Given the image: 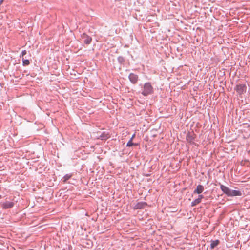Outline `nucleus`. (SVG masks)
<instances>
[{
  "instance_id": "1a4fd4ad",
  "label": "nucleus",
  "mask_w": 250,
  "mask_h": 250,
  "mask_svg": "<svg viewBox=\"0 0 250 250\" xmlns=\"http://www.w3.org/2000/svg\"><path fill=\"white\" fill-rule=\"evenodd\" d=\"M203 198V196L202 195H199L198 198L192 202V206H194L199 204L201 202V200Z\"/></svg>"
},
{
  "instance_id": "0eeeda50",
  "label": "nucleus",
  "mask_w": 250,
  "mask_h": 250,
  "mask_svg": "<svg viewBox=\"0 0 250 250\" xmlns=\"http://www.w3.org/2000/svg\"><path fill=\"white\" fill-rule=\"evenodd\" d=\"M14 206V203L12 202L7 201L3 203L2 205V207L3 208L5 209H7L13 207Z\"/></svg>"
},
{
  "instance_id": "6e6552de",
  "label": "nucleus",
  "mask_w": 250,
  "mask_h": 250,
  "mask_svg": "<svg viewBox=\"0 0 250 250\" xmlns=\"http://www.w3.org/2000/svg\"><path fill=\"white\" fill-rule=\"evenodd\" d=\"M204 189V187L202 185H199L197 186L196 189L194 191V193L200 194L203 191Z\"/></svg>"
},
{
  "instance_id": "2eb2a0df",
  "label": "nucleus",
  "mask_w": 250,
  "mask_h": 250,
  "mask_svg": "<svg viewBox=\"0 0 250 250\" xmlns=\"http://www.w3.org/2000/svg\"><path fill=\"white\" fill-rule=\"evenodd\" d=\"M71 177V175L70 174H66L63 177V181L64 182H66L67 180H68L69 179H70Z\"/></svg>"
},
{
  "instance_id": "f8f14e48",
  "label": "nucleus",
  "mask_w": 250,
  "mask_h": 250,
  "mask_svg": "<svg viewBox=\"0 0 250 250\" xmlns=\"http://www.w3.org/2000/svg\"><path fill=\"white\" fill-rule=\"evenodd\" d=\"M186 139L190 143L192 142L193 140V137L189 133L187 135Z\"/></svg>"
},
{
  "instance_id": "20e7f679",
  "label": "nucleus",
  "mask_w": 250,
  "mask_h": 250,
  "mask_svg": "<svg viewBox=\"0 0 250 250\" xmlns=\"http://www.w3.org/2000/svg\"><path fill=\"white\" fill-rule=\"evenodd\" d=\"M146 203L144 202H140L136 203L134 206V209H142L146 206Z\"/></svg>"
},
{
  "instance_id": "9b49d317",
  "label": "nucleus",
  "mask_w": 250,
  "mask_h": 250,
  "mask_svg": "<svg viewBox=\"0 0 250 250\" xmlns=\"http://www.w3.org/2000/svg\"><path fill=\"white\" fill-rule=\"evenodd\" d=\"M219 243V241L218 240H216L214 241H212L210 244L211 248L213 249L216 246H217Z\"/></svg>"
},
{
  "instance_id": "9d476101",
  "label": "nucleus",
  "mask_w": 250,
  "mask_h": 250,
  "mask_svg": "<svg viewBox=\"0 0 250 250\" xmlns=\"http://www.w3.org/2000/svg\"><path fill=\"white\" fill-rule=\"evenodd\" d=\"M110 137V135L109 134L106 133L105 132L103 133L100 136V138L102 140H106Z\"/></svg>"
},
{
  "instance_id": "dca6fc26",
  "label": "nucleus",
  "mask_w": 250,
  "mask_h": 250,
  "mask_svg": "<svg viewBox=\"0 0 250 250\" xmlns=\"http://www.w3.org/2000/svg\"><path fill=\"white\" fill-rule=\"evenodd\" d=\"M27 52H26V50H23L21 52V55H22V57L23 58L24 55H25V54H26Z\"/></svg>"
},
{
  "instance_id": "423d86ee",
  "label": "nucleus",
  "mask_w": 250,
  "mask_h": 250,
  "mask_svg": "<svg viewBox=\"0 0 250 250\" xmlns=\"http://www.w3.org/2000/svg\"><path fill=\"white\" fill-rule=\"evenodd\" d=\"M82 38L84 39V42L87 44H90L92 41V38L85 33L82 34Z\"/></svg>"
},
{
  "instance_id": "f3484780",
  "label": "nucleus",
  "mask_w": 250,
  "mask_h": 250,
  "mask_svg": "<svg viewBox=\"0 0 250 250\" xmlns=\"http://www.w3.org/2000/svg\"><path fill=\"white\" fill-rule=\"evenodd\" d=\"M135 137V134H134L132 136V137H131V138H130V140H133V139L134 138V137Z\"/></svg>"
},
{
  "instance_id": "4468645a",
  "label": "nucleus",
  "mask_w": 250,
  "mask_h": 250,
  "mask_svg": "<svg viewBox=\"0 0 250 250\" xmlns=\"http://www.w3.org/2000/svg\"><path fill=\"white\" fill-rule=\"evenodd\" d=\"M137 144H134L132 142V140H129V141L127 143L126 146L129 147V146H137Z\"/></svg>"
},
{
  "instance_id": "a211bd4d",
  "label": "nucleus",
  "mask_w": 250,
  "mask_h": 250,
  "mask_svg": "<svg viewBox=\"0 0 250 250\" xmlns=\"http://www.w3.org/2000/svg\"><path fill=\"white\" fill-rule=\"evenodd\" d=\"M3 1V0H1L0 1V4H1Z\"/></svg>"
},
{
  "instance_id": "ddd939ff",
  "label": "nucleus",
  "mask_w": 250,
  "mask_h": 250,
  "mask_svg": "<svg viewBox=\"0 0 250 250\" xmlns=\"http://www.w3.org/2000/svg\"><path fill=\"white\" fill-rule=\"evenodd\" d=\"M22 63L24 66H26L29 64L30 62L28 60H26L22 58Z\"/></svg>"
},
{
  "instance_id": "f03ea898",
  "label": "nucleus",
  "mask_w": 250,
  "mask_h": 250,
  "mask_svg": "<svg viewBox=\"0 0 250 250\" xmlns=\"http://www.w3.org/2000/svg\"><path fill=\"white\" fill-rule=\"evenodd\" d=\"M153 92V87L151 84L149 83H145L144 85L143 90L142 91V94L145 96H146L149 94H152Z\"/></svg>"
},
{
  "instance_id": "7ed1b4c3",
  "label": "nucleus",
  "mask_w": 250,
  "mask_h": 250,
  "mask_svg": "<svg viewBox=\"0 0 250 250\" xmlns=\"http://www.w3.org/2000/svg\"><path fill=\"white\" fill-rule=\"evenodd\" d=\"M235 89L239 94H242L246 91V86L244 84L237 85Z\"/></svg>"
},
{
  "instance_id": "39448f33",
  "label": "nucleus",
  "mask_w": 250,
  "mask_h": 250,
  "mask_svg": "<svg viewBox=\"0 0 250 250\" xmlns=\"http://www.w3.org/2000/svg\"><path fill=\"white\" fill-rule=\"evenodd\" d=\"M129 79L132 83L135 84L138 81V75H137L135 74L131 73L129 75Z\"/></svg>"
},
{
  "instance_id": "f257e3e1",
  "label": "nucleus",
  "mask_w": 250,
  "mask_h": 250,
  "mask_svg": "<svg viewBox=\"0 0 250 250\" xmlns=\"http://www.w3.org/2000/svg\"><path fill=\"white\" fill-rule=\"evenodd\" d=\"M220 188L222 191L226 195L229 196H241V193L240 191L236 190H231L228 187L225 186L221 185L220 186Z\"/></svg>"
}]
</instances>
